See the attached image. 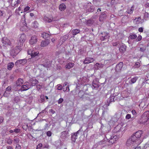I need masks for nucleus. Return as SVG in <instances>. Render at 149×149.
I'll use <instances>...</instances> for the list:
<instances>
[{"label": "nucleus", "mask_w": 149, "mask_h": 149, "mask_svg": "<svg viewBox=\"0 0 149 149\" xmlns=\"http://www.w3.org/2000/svg\"><path fill=\"white\" fill-rule=\"evenodd\" d=\"M14 64L13 62H10L8 63L7 66L8 69L9 70H11L13 67L14 66Z\"/></svg>", "instance_id": "27"}, {"label": "nucleus", "mask_w": 149, "mask_h": 149, "mask_svg": "<svg viewBox=\"0 0 149 149\" xmlns=\"http://www.w3.org/2000/svg\"><path fill=\"white\" fill-rule=\"evenodd\" d=\"M20 130L19 129H15L14 130V132L18 133L20 132Z\"/></svg>", "instance_id": "54"}, {"label": "nucleus", "mask_w": 149, "mask_h": 149, "mask_svg": "<svg viewBox=\"0 0 149 149\" xmlns=\"http://www.w3.org/2000/svg\"><path fill=\"white\" fill-rule=\"evenodd\" d=\"M149 14L147 12H145V13H144V16L145 18H148L149 17L148 16Z\"/></svg>", "instance_id": "55"}, {"label": "nucleus", "mask_w": 149, "mask_h": 149, "mask_svg": "<svg viewBox=\"0 0 149 149\" xmlns=\"http://www.w3.org/2000/svg\"><path fill=\"white\" fill-rule=\"evenodd\" d=\"M25 14L24 13V15H23V18L21 20V22L23 23V24L24 25L26 26L27 24L25 20Z\"/></svg>", "instance_id": "29"}, {"label": "nucleus", "mask_w": 149, "mask_h": 149, "mask_svg": "<svg viewBox=\"0 0 149 149\" xmlns=\"http://www.w3.org/2000/svg\"><path fill=\"white\" fill-rule=\"evenodd\" d=\"M13 140L10 138H8L6 142L9 145L13 143Z\"/></svg>", "instance_id": "41"}, {"label": "nucleus", "mask_w": 149, "mask_h": 149, "mask_svg": "<svg viewBox=\"0 0 149 149\" xmlns=\"http://www.w3.org/2000/svg\"><path fill=\"white\" fill-rule=\"evenodd\" d=\"M1 41L3 45H9L10 44V41L6 37H3Z\"/></svg>", "instance_id": "14"}, {"label": "nucleus", "mask_w": 149, "mask_h": 149, "mask_svg": "<svg viewBox=\"0 0 149 149\" xmlns=\"http://www.w3.org/2000/svg\"><path fill=\"white\" fill-rule=\"evenodd\" d=\"M143 27H140L139 28L138 30L140 32H143Z\"/></svg>", "instance_id": "62"}, {"label": "nucleus", "mask_w": 149, "mask_h": 149, "mask_svg": "<svg viewBox=\"0 0 149 149\" xmlns=\"http://www.w3.org/2000/svg\"><path fill=\"white\" fill-rule=\"evenodd\" d=\"M27 62V60L26 59L18 60L15 63V65L17 66L19 64L24 65Z\"/></svg>", "instance_id": "9"}, {"label": "nucleus", "mask_w": 149, "mask_h": 149, "mask_svg": "<svg viewBox=\"0 0 149 149\" xmlns=\"http://www.w3.org/2000/svg\"><path fill=\"white\" fill-rule=\"evenodd\" d=\"M92 86H93V88H95L97 89L100 86V85L98 82L96 81H93L92 82Z\"/></svg>", "instance_id": "20"}, {"label": "nucleus", "mask_w": 149, "mask_h": 149, "mask_svg": "<svg viewBox=\"0 0 149 149\" xmlns=\"http://www.w3.org/2000/svg\"><path fill=\"white\" fill-rule=\"evenodd\" d=\"M95 10V8L93 6H91L87 10V12H93Z\"/></svg>", "instance_id": "32"}, {"label": "nucleus", "mask_w": 149, "mask_h": 149, "mask_svg": "<svg viewBox=\"0 0 149 149\" xmlns=\"http://www.w3.org/2000/svg\"><path fill=\"white\" fill-rule=\"evenodd\" d=\"M49 43V40H47L45 41H42L40 44V46L42 47H45L47 46Z\"/></svg>", "instance_id": "17"}, {"label": "nucleus", "mask_w": 149, "mask_h": 149, "mask_svg": "<svg viewBox=\"0 0 149 149\" xmlns=\"http://www.w3.org/2000/svg\"><path fill=\"white\" fill-rule=\"evenodd\" d=\"M146 48L145 47H141L140 49V51L143 52L146 50Z\"/></svg>", "instance_id": "56"}, {"label": "nucleus", "mask_w": 149, "mask_h": 149, "mask_svg": "<svg viewBox=\"0 0 149 149\" xmlns=\"http://www.w3.org/2000/svg\"><path fill=\"white\" fill-rule=\"evenodd\" d=\"M136 40L137 42H138L141 40L142 39V36L141 35H139L137 38L136 37Z\"/></svg>", "instance_id": "45"}, {"label": "nucleus", "mask_w": 149, "mask_h": 149, "mask_svg": "<svg viewBox=\"0 0 149 149\" xmlns=\"http://www.w3.org/2000/svg\"><path fill=\"white\" fill-rule=\"evenodd\" d=\"M149 119V112H145L142 115L140 122L141 123H144L146 122Z\"/></svg>", "instance_id": "3"}, {"label": "nucleus", "mask_w": 149, "mask_h": 149, "mask_svg": "<svg viewBox=\"0 0 149 149\" xmlns=\"http://www.w3.org/2000/svg\"><path fill=\"white\" fill-rule=\"evenodd\" d=\"M39 54V52H35L34 51H33L31 54V57H35V56H38Z\"/></svg>", "instance_id": "36"}, {"label": "nucleus", "mask_w": 149, "mask_h": 149, "mask_svg": "<svg viewBox=\"0 0 149 149\" xmlns=\"http://www.w3.org/2000/svg\"><path fill=\"white\" fill-rule=\"evenodd\" d=\"M120 43L119 42H116L113 43V45L114 46H117L118 47L120 44Z\"/></svg>", "instance_id": "37"}, {"label": "nucleus", "mask_w": 149, "mask_h": 149, "mask_svg": "<svg viewBox=\"0 0 149 149\" xmlns=\"http://www.w3.org/2000/svg\"><path fill=\"white\" fill-rule=\"evenodd\" d=\"M62 88V86L61 85L59 86L57 88V89L58 90H61Z\"/></svg>", "instance_id": "63"}, {"label": "nucleus", "mask_w": 149, "mask_h": 149, "mask_svg": "<svg viewBox=\"0 0 149 149\" xmlns=\"http://www.w3.org/2000/svg\"><path fill=\"white\" fill-rule=\"evenodd\" d=\"M5 13V12L4 11L0 10V17H1Z\"/></svg>", "instance_id": "48"}, {"label": "nucleus", "mask_w": 149, "mask_h": 149, "mask_svg": "<svg viewBox=\"0 0 149 149\" xmlns=\"http://www.w3.org/2000/svg\"><path fill=\"white\" fill-rule=\"evenodd\" d=\"M37 41V37L35 36H33L29 40V43L31 45H34L36 43Z\"/></svg>", "instance_id": "12"}, {"label": "nucleus", "mask_w": 149, "mask_h": 149, "mask_svg": "<svg viewBox=\"0 0 149 149\" xmlns=\"http://www.w3.org/2000/svg\"><path fill=\"white\" fill-rule=\"evenodd\" d=\"M21 2L20 0H17L16 2L15 3H12L11 5L13 6H15L16 4H18Z\"/></svg>", "instance_id": "40"}, {"label": "nucleus", "mask_w": 149, "mask_h": 149, "mask_svg": "<svg viewBox=\"0 0 149 149\" xmlns=\"http://www.w3.org/2000/svg\"><path fill=\"white\" fill-rule=\"evenodd\" d=\"M123 65V63L122 62H120L117 64L115 69L116 71L119 72L120 71Z\"/></svg>", "instance_id": "13"}, {"label": "nucleus", "mask_w": 149, "mask_h": 149, "mask_svg": "<svg viewBox=\"0 0 149 149\" xmlns=\"http://www.w3.org/2000/svg\"><path fill=\"white\" fill-rule=\"evenodd\" d=\"M112 139L111 138V137H110V139L109 141V143H111V144H112L114 143L116 141H114L113 139Z\"/></svg>", "instance_id": "47"}, {"label": "nucleus", "mask_w": 149, "mask_h": 149, "mask_svg": "<svg viewBox=\"0 0 149 149\" xmlns=\"http://www.w3.org/2000/svg\"><path fill=\"white\" fill-rule=\"evenodd\" d=\"M104 66V65L102 64L97 63L95 66V68L96 69H99L102 68Z\"/></svg>", "instance_id": "19"}, {"label": "nucleus", "mask_w": 149, "mask_h": 149, "mask_svg": "<svg viewBox=\"0 0 149 149\" xmlns=\"http://www.w3.org/2000/svg\"><path fill=\"white\" fill-rule=\"evenodd\" d=\"M30 9V7H29L28 6H26L24 9V12H21V13H24V12H27L28 10H29L30 11L32 10V9Z\"/></svg>", "instance_id": "35"}, {"label": "nucleus", "mask_w": 149, "mask_h": 149, "mask_svg": "<svg viewBox=\"0 0 149 149\" xmlns=\"http://www.w3.org/2000/svg\"><path fill=\"white\" fill-rule=\"evenodd\" d=\"M74 64V63H68L65 66V67L67 69H70L72 67Z\"/></svg>", "instance_id": "28"}, {"label": "nucleus", "mask_w": 149, "mask_h": 149, "mask_svg": "<svg viewBox=\"0 0 149 149\" xmlns=\"http://www.w3.org/2000/svg\"><path fill=\"white\" fill-rule=\"evenodd\" d=\"M43 20L46 21L47 22L50 23L52 22V18H49L45 16H44L43 19Z\"/></svg>", "instance_id": "24"}, {"label": "nucleus", "mask_w": 149, "mask_h": 149, "mask_svg": "<svg viewBox=\"0 0 149 149\" xmlns=\"http://www.w3.org/2000/svg\"><path fill=\"white\" fill-rule=\"evenodd\" d=\"M141 133V131H138L134 133L127 141L126 143L127 146H130L132 145L131 147L135 149L139 144L138 143H137L136 142L139 139Z\"/></svg>", "instance_id": "1"}, {"label": "nucleus", "mask_w": 149, "mask_h": 149, "mask_svg": "<svg viewBox=\"0 0 149 149\" xmlns=\"http://www.w3.org/2000/svg\"><path fill=\"white\" fill-rule=\"evenodd\" d=\"M80 30L79 29H75L73 30L72 31V33L73 35H75L77 33H79Z\"/></svg>", "instance_id": "26"}, {"label": "nucleus", "mask_w": 149, "mask_h": 149, "mask_svg": "<svg viewBox=\"0 0 149 149\" xmlns=\"http://www.w3.org/2000/svg\"><path fill=\"white\" fill-rule=\"evenodd\" d=\"M11 86H8L7 87L6 89V91H8L9 92L10 91H11Z\"/></svg>", "instance_id": "57"}, {"label": "nucleus", "mask_w": 149, "mask_h": 149, "mask_svg": "<svg viewBox=\"0 0 149 149\" xmlns=\"http://www.w3.org/2000/svg\"><path fill=\"white\" fill-rule=\"evenodd\" d=\"M42 65L45 67H49V64H48V62H46L45 63H44L43 64H42Z\"/></svg>", "instance_id": "44"}, {"label": "nucleus", "mask_w": 149, "mask_h": 149, "mask_svg": "<svg viewBox=\"0 0 149 149\" xmlns=\"http://www.w3.org/2000/svg\"><path fill=\"white\" fill-rule=\"evenodd\" d=\"M94 59L93 58H86L84 61V64H88L93 62Z\"/></svg>", "instance_id": "15"}, {"label": "nucleus", "mask_w": 149, "mask_h": 149, "mask_svg": "<svg viewBox=\"0 0 149 149\" xmlns=\"http://www.w3.org/2000/svg\"><path fill=\"white\" fill-rule=\"evenodd\" d=\"M111 137L114 141H116L120 137V136L119 135H116L113 136H111Z\"/></svg>", "instance_id": "33"}, {"label": "nucleus", "mask_w": 149, "mask_h": 149, "mask_svg": "<svg viewBox=\"0 0 149 149\" xmlns=\"http://www.w3.org/2000/svg\"><path fill=\"white\" fill-rule=\"evenodd\" d=\"M30 82L31 84L30 85V86H35L36 84L38 83V81L35 79H31L30 80Z\"/></svg>", "instance_id": "16"}, {"label": "nucleus", "mask_w": 149, "mask_h": 149, "mask_svg": "<svg viewBox=\"0 0 149 149\" xmlns=\"http://www.w3.org/2000/svg\"><path fill=\"white\" fill-rule=\"evenodd\" d=\"M105 142L104 140H102L99 142L97 143L98 145L102 146L103 147L105 145Z\"/></svg>", "instance_id": "31"}, {"label": "nucleus", "mask_w": 149, "mask_h": 149, "mask_svg": "<svg viewBox=\"0 0 149 149\" xmlns=\"http://www.w3.org/2000/svg\"><path fill=\"white\" fill-rule=\"evenodd\" d=\"M102 36L100 37V39L102 41L108 40L110 36L108 33L104 32L101 33Z\"/></svg>", "instance_id": "5"}, {"label": "nucleus", "mask_w": 149, "mask_h": 149, "mask_svg": "<svg viewBox=\"0 0 149 149\" xmlns=\"http://www.w3.org/2000/svg\"><path fill=\"white\" fill-rule=\"evenodd\" d=\"M131 117V115L130 114H127L126 116V118L127 119H129Z\"/></svg>", "instance_id": "60"}, {"label": "nucleus", "mask_w": 149, "mask_h": 149, "mask_svg": "<svg viewBox=\"0 0 149 149\" xmlns=\"http://www.w3.org/2000/svg\"><path fill=\"white\" fill-rule=\"evenodd\" d=\"M94 22L95 21L93 20L90 19L87 21L86 23L88 26H91L94 23Z\"/></svg>", "instance_id": "25"}, {"label": "nucleus", "mask_w": 149, "mask_h": 149, "mask_svg": "<svg viewBox=\"0 0 149 149\" xmlns=\"http://www.w3.org/2000/svg\"><path fill=\"white\" fill-rule=\"evenodd\" d=\"M121 125H118L115 127L114 129V132H118L121 131H122L121 129Z\"/></svg>", "instance_id": "22"}, {"label": "nucleus", "mask_w": 149, "mask_h": 149, "mask_svg": "<svg viewBox=\"0 0 149 149\" xmlns=\"http://www.w3.org/2000/svg\"><path fill=\"white\" fill-rule=\"evenodd\" d=\"M14 100L16 103H17L20 100V98L19 97L16 96L14 98Z\"/></svg>", "instance_id": "39"}, {"label": "nucleus", "mask_w": 149, "mask_h": 149, "mask_svg": "<svg viewBox=\"0 0 149 149\" xmlns=\"http://www.w3.org/2000/svg\"><path fill=\"white\" fill-rule=\"evenodd\" d=\"M49 147V146L48 144H46L45 145H44L43 146V148H48Z\"/></svg>", "instance_id": "64"}, {"label": "nucleus", "mask_w": 149, "mask_h": 149, "mask_svg": "<svg viewBox=\"0 0 149 149\" xmlns=\"http://www.w3.org/2000/svg\"><path fill=\"white\" fill-rule=\"evenodd\" d=\"M63 101V99L62 98H60L58 101V103L60 104L62 103Z\"/></svg>", "instance_id": "52"}, {"label": "nucleus", "mask_w": 149, "mask_h": 149, "mask_svg": "<svg viewBox=\"0 0 149 149\" xmlns=\"http://www.w3.org/2000/svg\"><path fill=\"white\" fill-rule=\"evenodd\" d=\"M23 79L19 78L16 81V85L17 86H19L23 83Z\"/></svg>", "instance_id": "18"}, {"label": "nucleus", "mask_w": 149, "mask_h": 149, "mask_svg": "<svg viewBox=\"0 0 149 149\" xmlns=\"http://www.w3.org/2000/svg\"><path fill=\"white\" fill-rule=\"evenodd\" d=\"M137 37V36L135 34H131L129 36L130 38L131 39H134L136 38Z\"/></svg>", "instance_id": "38"}, {"label": "nucleus", "mask_w": 149, "mask_h": 149, "mask_svg": "<svg viewBox=\"0 0 149 149\" xmlns=\"http://www.w3.org/2000/svg\"><path fill=\"white\" fill-rule=\"evenodd\" d=\"M78 54L81 55L83 53V51L81 49L79 50L78 52Z\"/></svg>", "instance_id": "51"}, {"label": "nucleus", "mask_w": 149, "mask_h": 149, "mask_svg": "<svg viewBox=\"0 0 149 149\" xmlns=\"http://www.w3.org/2000/svg\"><path fill=\"white\" fill-rule=\"evenodd\" d=\"M59 8L61 11H64L66 8V6L64 3H62L59 6Z\"/></svg>", "instance_id": "21"}, {"label": "nucleus", "mask_w": 149, "mask_h": 149, "mask_svg": "<svg viewBox=\"0 0 149 149\" xmlns=\"http://www.w3.org/2000/svg\"><path fill=\"white\" fill-rule=\"evenodd\" d=\"M33 26L35 28H36L38 26V22H34L33 23Z\"/></svg>", "instance_id": "43"}, {"label": "nucleus", "mask_w": 149, "mask_h": 149, "mask_svg": "<svg viewBox=\"0 0 149 149\" xmlns=\"http://www.w3.org/2000/svg\"><path fill=\"white\" fill-rule=\"evenodd\" d=\"M69 130H66L62 132L61 133L60 138L63 140H65L70 136Z\"/></svg>", "instance_id": "4"}, {"label": "nucleus", "mask_w": 149, "mask_h": 149, "mask_svg": "<svg viewBox=\"0 0 149 149\" xmlns=\"http://www.w3.org/2000/svg\"><path fill=\"white\" fill-rule=\"evenodd\" d=\"M137 79V78L136 77H134L131 79V81L132 83H134L136 82Z\"/></svg>", "instance_id": "42"}, {"label": "nucleus", "mask_w": 149, "mask_h": 149, "mask_svg": "<svg viewBox=\"0 0 149 149\" xmlns=\"http://www.w3.org/2000/svg\"><path fill=\"white\" fill-rule=\"evenodd\" d=\"M26 39V36L24 34L21 35L19 39L17 41V43L18 45L15 47L10 52V55L13 58H14L21 50V46L22 45Z\"/></svg>", "instance_id": "2"}, {"label": "nucleus", "mask_w": 149, "mask_h": 149, "mask_svg": "<svg viewBox=\"0 0 149 149\" xmlns=\"http://www.w3.org/2000/svg\"><path fill=\"white\" fill-rule=\"evenodd\" d=\"M41 36L45 39L49 37V35L47 33L43 32L41 34Z\"/></svg>", "instance_id": "23"}, {"label": "nucleus", "mask_w": 149, "mask_h": 149, "mask_svg": "<svg viewBox=\"0 0 149 149\" xmlns=\"http://www.w3.org/2000/svg\"><path fill=\"white\" fill-rule=\"evenodd\" d=\"M133 8L131 7V9L127 10V13H128L131 14L132 13L133 11Z\"/></svg>", "instance_id": "46"}, {"label": "nucleus", "mask_w": 149, "mask_h": 149, "mask_svg": "<svg viewBox=\"0 0 149 149\" xmlns=\"http://www.w3.org/2000/svg\"><path fill=\"white\" fill-rule=\"evenodd\" d=\"M42 144L41 143H40L37 146L36 149H40V148H41V147H42Z\"/></svg>", "instance_id": "50"}, {"label": "nucleus", "mask_w": 149, "mask_h": 149, "mask_svg": "<svg viewBox=\"0 0 149 149\" xmlns=\"http://www.w3.org/2000/svg\"><path fill=\"white\" fill-rule=\"evenodd\" d=\"M52 133L51 131H49L46 132V134L47 136H50L52 135Z\"/></svg>", "instance_id": "49"}, {"label": "nucleus", "mask_w": 149, "mask_h": 149, "mask_svg": "<svg viewBox=\"0 0 149 149\" xmlns=\"http://www.w3.org/2000/svg\"><path fill=\"white\" fill-rule=\"evenodd\" d=\"M36 87L37 89L38 90L41 89V86L40 84L37 85L36 86Z\"/></svg>", "instance_id": "58"}, {"label": "nucleus", "mask_w": 149, "mask_h": 149, "mask_svg": "<svg viewBox=\"0 0 149 149\" xmlns=\"http://www.w3.org/2000/svg\"><path fill=\"white\" fill-rule=\"evenodd\" d=\"M20 140L18 137L15 136L14 139V143H15L18 144L19 143Z\"/></svg>", "instance_id": "34"}, {"label": "nucleus", "mask_w": 149, "mask_h": 149, "mask_svg": "<svg viewBox=\"0 0 149 149\" xmlns=\"http://www.w3.org/2000/svg\"><path fill=\"white\" fill-rule=\"evenodd\" d=\"M117 95H115V94H113V95H111L110 96V97L109 99L107 101V106H109V105L110 103L111 102H114L115 101L114 100V97L116 96H117Z\"/></svg>", "instance_id": "11"}, {"label": "nucleus", "mask_w": 149, "mask_h": 149, "mask_svg": "<svg viewBox=\"0 0 149 149\" xmlns=\"http://www.w3.org/2000/svg\"><path fill=\"white\" fill-rule=\"evenodd\" d=\"M118 48L120 52L121 53H124L126 50L127 46L125 44L121 42Z\"/></svg>", "instance_id": "7"}, {"label": "nucleus", "mask_w": 149, "mask_h": 149, "mask_svg": "<svg viewBox=\"0 0 149 149\" xmlns=\"http://www.w3.org/2000/svg\"><path fill=\"white\" fill-rule=\"evenodd\" d=\"M48 1V0H40V2L45 3L47 2Z\"/></svg>", "instance_id": "61"}, {"label": "nucleus", "mask_w": 149, "mask_h": 149, "mask_svg": "<svg viewBox=\"0 0 149 149\" xmlns=\"http://www.w3.org/2000/svg\"><path fill=\"white\" fill-rule=\"evenodd\" d=\"M21 146L18 144H17L16 146L15 149H21Z\"/></svg>", "instance_id": "53"}, {"label": "nucleus", "mask_w": 149, "mask_h": 149, "mask_svg": "<svg viewBox=\"0 0 149 149\" xmlns=\"http://www.w3.org/2000/svg\"><path fill=\"white\" fill-rule=\"evenodd\" d=\"M107 14L106 12L102 13L99 16V20L101 22L105 20L107 18Z\"/></svg>", "instance_id": "10"}, {"label": "nucleus", "mask_w": 149, "mask_h": 149, "mask_svg": "<svg viewBox=\"0 0 149 149\" xmlns=\"http://www.w3.org/2000/svg\"><path fill=\"white\" fill-rule=\"evenodd\" d=\"M82 128V127H81L80 129L77 132L72 134L71 135V139L72 141L73 142H74L76 140L77 138V134L79 133L80 131H82L81 129Z\"/></svg>", "instance_id": "6"}, {"label": "nucleus", "mask_w": 149, "mask_h": 149, "mask_svg": "<svg viewBox=\"0 0 149 149\" xmlns=\"http://www.w3.org/2000/svg\"><path fill=\"white\" fill-rule=\"evenodd\" d=\"M132 112L133 115H134L135 116H136V115L137 113L135 110H133L132 111Z\"/></svg>", "instance_id": "59"}, {"label": "nucleus", "mask_w": 149, "mask_h": 149, "mask_svg": "<svg viewBox=\"0 0 149 149\" xmlns=\"http://www.w3.org/2000/svg\"><path fill=\"white\" fill-rule=\"evenodd\" d=\"M68 38V35H65L63 37H62L61 38V39L62 41V42H64L66 40H67Z\"/></svg>", "instance_id": "30"}, {"label": "nucleus", "mask_w": 149, "mask_h": 149, "mask_svg": "<svg viewBox=\"0 0 149 149\" xmlns=\"http://www.w3.org/2000/svg\"><path fill=\"white\" fill-rule=\"evenodd\" d=\"M31 87L30 85L29 82H26L24 83V84L22 85L21 86L22 91H25L29 89Z\"/></svg>", "instance_id": "8"}]
</instances>
